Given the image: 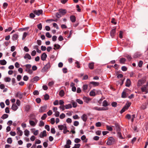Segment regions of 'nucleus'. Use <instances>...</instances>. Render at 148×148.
I'll return each mask as SVG.
<instances>
[{
    "label": "nucleus",
    "mask_w": 148,
    "mask_h": 148,
    "mask_svg": "<svg viewBox=\"0 0 148 148\" xmlns=\"http://www.w3.org/2000/svg\"><path fill=\"white\" fill-rule=\"evenodd\" d=\"M7 63L6 61L5 60H0V64L1 65H4Z\"/></svg>",
    "instance_id": "nucleus-27"
},
{
    "label": "nucleus",
    "mask_w": 148,
    "mask_h": 148,
    "mask_svg": "<svg viewBox=\"0 0 148 148\" xmlns=\"http://www.w3.org/2000/svg\"><path fill=\"white\" fill-rule=\"evenodd\" d=\"M47 56L45 53H43L41 55V59L43 61H44L46 60Z\"/></svg>",
    "instance_id": "nucleus-13"
},
{
    "label": "nucleus",
    "mask_w": 148,
    "mask_h": 148,
    "mask_svg": "<svg viewBox=\"0 0 148 148\" xmlns=\"http://www.w3.org/2000/svg\"><path fill=\"white\" fill-rule=\"evenodd\" d=\"M70 20L72 23L75 22L76 21V17L74 15H71L70 17Z\"/></svg>",
    "instance_id": "nucleus-15"
},
{
    "label": "nucleus",
    "mask_w": 148,
    "mask_h": 148,
    "mask_svg": "<svg viewBox=\"0 0 148 148\" xmlns=\"http://www.w3.org/2000/svg\"><path fill=\"white\" fill-rule=\"evenodd\" d=\"M145 81H146V80L145 79H139L138 81V83H137V86H141L142 85H143L145 83Z\"/></svg>",
    "instance_id": "nucleus-5"
},
{
    "label": "nucleus",
    "mask_w": 148,
    "mask_h": 148,
    "mask_svg": "<svg viewBox=\"0 0 148 148\" xmlns=\"http://www.w3.org/2000/svg\"><path fill=\"white\" fill-rule=\"evenodd\" d=\"M87 88L88 85H87L85 84L83 85L82 87L83 90L84 91H85V90L87 89Z\"/></svg>",
    "instance_id": "nucleus-44"
},
{
    "label": "nucleus",
    "mask_w": 148,
    "mask_h": 148,
    "mask_svg": "<svg viewBox=\"0 0 148 148\" xmlns=\"http://www.w3.org/2000/svg\"><path fill=\"white\" fill-rule=\"evenodd\" d=\"M117 135L118 137L119 138L121 139H123V138L122 137V136L121 134V132H118L117 133Z\"/></svg>",
    "instance_id": "nucleus-41"
},
{
    "label": "nucleus",
    "mask_w": 148,
    "mask_h": 148,
    "mask_svg": "<svg viewBox=\"0 0 148 148\" xmlns=\"http://www.w3.org/2000/svg\"><path fill=\"white\" fill-rule=\"evenodd\" d=\"M62 71L64 73H66L67 72V69L66 68H63L62 69Z\"/></svg>",
    "instance_id": "nucleus-63"
},
{
    "label": "nucleus",
    "mask_w": 148,
    "mask_h": 148,
    "mask_svg": "<svg viewBox=\"0 0 148 148\" xmlns=\"http://www.w3.org/2000/svg\"><path fill=\"white\" fill-rule=\"evenodd\" d=\"M4 80L5 82H10L11 80V78L9 77H6L4 78Z\"/></svg>",
    "instance_id": "nucleus-46"
},
{
    "label": "nucleus",
    "mask_w": 148,
    "mask_h": 148,
    "mask_svg": "<svg viewBox=\"0 0 148 148\" xmlns=\"http://www.w3.org/2000/svg\"><path fill=\"white\" fill-rule=\"evenodd\" d=\"M143 64V62L142 60H140L139 61V63L138 64V66L139 67H142V65Z\"/></svg>",
    "instance_id": "nucleus-55"
},
{
    "label": "nucleus",
    "mask_w": 148,
    "mask_h": 148,
    "mask_svg": "<svg viewBox=\"0 0 148 148\" xmlns=\"http://www.w3.org/2000/svg\"><path fill=\"white\" fill-rule=\"evenodd\" d=\"M131 84V82L130 79H127L125 83V86L129 87L130 86Z\"/></svg>",
    "instance_id": "nucleus-16"
},
{
    "label": "nucleus",
    "mask_w": 148,
    "mask_h": 148,
    "mask_svg": "<svg viewBox=\"0 0 148 148\" xmlns=\"http://www.w3.org/2000/svg\"><path fill=\"white\" fill-rule=\"evenodd\" d=\"M131 104V102H128L126 103L125 105L124 106H125V108L127 109L130 106Z\"/></svg>",
    "instance_id": "nucleus-34"
},
{
    "label": "nucleus",
    "mask_w": 148,
    "mask_h": 148,
    "mask_svg": "<svg viewBox=\"0 0 148 148\" xmlns=\"http://www.w3.org/2000/svg\"><path fill=\"white\" fill-rule=\"evenodd\" d=\"M29 123L30 125L32 126H34L36 125V123H35V122L32 120H29Z\"/></svg>",
    "instance_id": "nucleus-33"
},
{
    "label": "nucleus",
    "mask_w": 148,
    "mask_h": 148,
    "mask_svg": "<svg viewBox=\"0 0 148 148\" xmlns=\"http://www.w3.org/2000/svg\"><path fill=\"white\" fill-rule=\"evenodd\" d=\"M121 70L123 71H125L127 70V68L126 66H123L122 67Z\"/></svg>",
    "instance_id": "nucleus-56"
},
{
    "label": "nucleus",
    "mask_w": 148,
    "mask_h": 148,
    "mask_svg": "<svg viewBox=\"0 0 148 148\" xmlns=\"http://www.w3.org/2000/svg\"><path fill=\"white\" fill-rule=\"evenodd\" d=\"M121 97L123 98H125L126 97V92L123 91L122 93Z\"/></svg>",
    "instance_id": "nucleus-40"
},
{
    "label": "nucleus",
    "mask_w": 148,
    "mask_h": 148,
    "mask_svg": "<svg viewBox=\"0 0 148 148\" xmlns=\"http://www.w3.org/2000/svg\"><path fill=\"white\" fill-rule=\"evenodd\" d=\"M47 136V134L46 130H44L42 132H41L39 135V137L41 138H43L44 137H46Z\"/></svg>",
    "instance_id": "nucleus-8"
},
{
    "label": "nucleus",
    "mask_w": 148,
    "mask_h": 148,
    "mask_svg": "<svg viewBox=\"0 0 148 148\" xmlns=\"http://www.w3.org/2000/svg\"><path fill=\"white\" fill-rule=\"evenodd\" d=\"M95 90L94 89L90 91L89 94L90 96H95L96 95V94H95V92L93 91V90Z\"/></svg>",
    "instance_id": "nucleus-28"
},
{
    "label": "nucleus",
    "mask_w": 148,
    "mask_h": 148,
    "mask_svg": "<svg viewBox=\"0 0 148 148\" xmlns=\"http://www.w3.org/2000/svg\"><path fill=\"white\" fill-rule=\"evenodd\" d=\"M26 67V69L25 71L29 74H32L33 73V71L32 70L30 69V68L31 67V65L30 64H27L25 65Z\"/></svg>",
    "instance_id": "nucleus-3"
},
{
    "label": "nucleus",
    "mask_w": 148,
    "mask_h": 148,
    "mask_svg": "<svg viewBox=\"0 0 148 148\" xmlns=\"http://www.w3.org/2000/svg\"><path fill=\"white\" fill-rule=\"evenodd\" d=\"M126 110H127L125 108V106H124V107L122 108L121 110L120 111V113L121 114H122L123 112H124Z\"/></svg>",
    "instance_id": "nucleus-49"
},
{
    "label": "nucleus",
    "mask_w": 148,
    "mask_h": 148,
    "mask_svg": "<svg viewBox=\"0 0 148 148\" xmlns=\"http://www.w3.org/2000/svg\"><path fill=\"white\" fill-rule=\"evenodd\" d=\"M123 32L121 31H120L119 32V37L121 39L123 38Z\"/></svg>",
    "instance_id": "nucleus-59"
},
{
    "label": "nucleus",
    "mask_w": 148,
    "mask_h": 148,
    "mask_svg": "<svg viewBox=\"0 0 148 148\" xmlns=\"http://www.w3.org/2000/svg\"><path fill=\"white\" fill-rule=\"evenodd\" d=\"M65 126L63 125H58V127L59 129L60 130H62Z\"/></svg>",
    "instance_id": "nucleus-51"
},
{
    "label": "nucleus",
    "mask_w": 148,
    "mask_h": 148,
    "mask_svg": "<svg viewBox=\"0 0 148 148\" xmlns=\"http://www.w3.org/2000/svg\"><path fill=\"white\" fill-rule=\"evenodd\" d=\"M64 95V90H60L59 92V95L61 97H62Z\"/></svg>",
    "instance_id": "nucleus-32"
},
{
    "label": "nucleus",
    "mask_w": 148,
    "mask_h": 148,
    "mask_svg": "<svg viewBox=\"0 0 148 148\" xmlns=\"http://www.w3.org/2000/svg\"><path fill=\"white\" fill-rule=\"evenodd\" d=\"M81 140L78 138H76L75 139L74 142L75 143H78L81 141Z\"/></svg>",
    "instance_id": "nucleus-48"
},
{
    "label": "nucleus",
    "mask_w": 148,
    "mask_h": 148,
    "mask_svg": "<svg viewBox=\"0 0 148 148\" xmlns=\"http://www.w3.org/2000/svg\"><path fill=\"white\" fill-rule=\"evenodd\" d=\"M47 106L45 105L43 106H41L39 109V112L40 113H42L46 112L47 109Z\"/></svg>",
    "instance_id": "nucleus-4"
},
{
    "label": "nucleus",
    "mask_w": 148,
    "mask_h": 148,
    "mask_svg": "<svg viewBox=\"0 0 148 148\" xmlns=\"http://www.w3.org/2000/svg\"><path fill=\"white\" fill-rule=\"evenodd\" d=\"M117 103L116 102H112L111 105L113 107H115L116 106Z\"/></svg>",
    "instance_id": "nucleus-52"
},
{
    "label": "nucleus",
    "mask_w": 148,
    "mask_h": 148,
    "mask_svg": "<svg viewBox=\"0 0 148 148\" xmlns=\"http://www.w3.org/2000/svg\"><path fill=\"white\" fill-rule=\"evenodd\" d=\"M51 67L50 63L48 62L45 66L41 70V71L42 72H46L48 71V70Z\"/></svg>",
    "instance_id": "nucleus-2"
},
{
    "label": "nucleus",
    "mask_w": 148,
    "mask_h": 148,
    "mask_svg": "<svg viewBox=\"0 0 148 148\" xmlns=\"http://www.w3.org/2000/svg\"><path fill=\"white\" fill-rule=\"evenodd\" d=\"M18 37V34H14L12 36V39L14 41L16 40Z\"/></svg>",
    "instance_id": "nucleus-21"
},
{
    "label": "nucleus",
    "mask_w": 148,
    "mask_h": 148,
    "mask_svg": "<svg viewBox=\"0 0 148 148\" xmlns=\"http://www.w3.org/2000/svg\"><path fill=\"white\" fill-rule=\"evenodd\" d=\"M65 108L66 109H69V108H71L72 107V105L71 104H69L67 105H66L65 106Z\"/></svg>",
    "instance_id": "nucleus-36"
},
{
    "label": "nucleus",
    "mask_w": 148,
    "mask_h": 148,
    "mask_svg": "<svg viewBox=\"0 0 148 148\" xmlns=\"http://www.w3.org/2000/svg\"><path fill=\"white\" fill-rule=\"evenodd\" d=\"M90 84H92L94 86H97L99 85V83L95 82H90Z\"/></svg>",
    "instance_id": "nucleus-18"
},
{
    "label": "nucleus",
    "mask_w": 148,
    "mask_h": 148,
    "mask_svg": "<svg viewBox=\"0 0 148 148\" xmlns=\"http://www.w3.org/2000/svg\"><path fill=\"white\" fill-rule=\"evenodd\" d=\"M17 133L19 134L20 136H21L23 134V132L21 130H18V131H17Z\"/></svg>",
    "instance_id": "nucleus-64"
},
{
    "label": "nucleus",
    "mask_w": 148,
    "mask_h": 148,
    "mask_svg": "<svg viewBox=\"0 0 148 148\" xmlns=\"http://www.w3.org/2000/svg\"><path fill=\"white\" fill-rule=\"evenodd\" d=\"M31 108V106L30 105H27L25 106V110L27 112H28L29 111Z\"/></svg>",
    "instance_id": "nucleus-30"
},
{
    "label": "nucleus",
    "mask_w": 148,
    "mask_h": 148,
    "mask_svg": "<svg viewBox=\"0 0 148 148\" xmlns=\"http://www.w3.org/2000/svg\"><path fill=\"white\" fill-rule=\"evenodd\" d=\"M115 142V140L112 137L108 138L106 144L108 145H111L113 144Z\"/></svg>",
    "instance_id": "nucleus-1"
},
{
    "label": "nucleus",
    "mask_w": 148,
    "mask_h": 148,
    "mask_svg": "<svg viewBox=\"0 0 148 148\" xmlns=\"http://www.w3.org/2000/svg\"><path fill=\"white\" fill-rule=\"evenodd\" d=\"M108 102L106 100H104L103 102L102 106L103 107H106L109 105Z\"/></svg>",
    "instance_id": "nucleus-26"
},
{
    "label": "nucleus",
    "mask_w": 148,
    "mask_h": 148,
    "mask_svg": "<svg viewBox=\"0 0 148 148\" xmlns=\"http://www.w3.org/2000/svg\"><path fill=\"white\" fill-rule=\"evenodd\" d=\"M126 61V59L124 58H122L120 59L119 62L121 64H124Z\"/></svg>",
    "instance_id": "nucleus-23"
},
{
    "label": "nucleus",
    "mask_w": 148,
    "mask_h": 148,
    "mask_svg": "<svg viewBox=\"0 0 148 148\" xmlns=\"http://www.w3.org/2000/svg\"><path fill=\"white\" fill-rule=\"evenodd\" d=\"M33 93L34 95H38L39 94V92L38 90H35L33 92Z\"/></svg>",
    "instance_id": "nucleus-58"
},
{
    "label": "nucleus",
    "mask_w": 148,
    "mask_h": 148,
    "mask_svg": "<svg viewBox=\"0 0 148 148\" xmlns=\"http://www.w3.org/2000/svg\"><path fill=\"white\" fill-rule=\"evenodd\" d=\"M39 80V77L38 76H36L31 79V82H34L35 81H37Z\"/></svg>",
    "instance_id": "nucleus-14"
},
{
    "label": "nucleus",
    "mask_w": 148,
    "mask_h": 148,
    "mask_svg": "<svg viewBox=\"0 0 148 148\" xmlns=\"http://www.w3.org/2000/svg\"><path fill=\"white\" fill-rule=\"evenodd\" d=\"M53 49L56 50V49H59L60 47V46L58 44H55L54 45Z\"/></svg>",
    "instance_id": "nucleus-25"
},
{
    "label": "nucleus",
    "mask_w": 148,
    "mask_h": 148,
    "mask_svg": "<svg viewBox=\"0 0 148 148\" xmlns=\"http://www.w3.org/2000/svg\"><path fill=\"white\" fill-rule=\"evenodd\" d=\"M8 116V114H3L1 117V118L3 119H5L7 118Z\"/></svg>",
    "instance_id": "nucleus-37"
},
{
    "label": "nucleus",
    "mask_w": 148,
    "mask_h": 148,
    "mask_svg": "<svg viewBox=\"0 0 148 148\" xmlns=\"http://www.w3.org/2000/svg\"><path fill=\"white\" fill-rule=\"evenodd\" d=\"M116 28L115 27L114 29H112L110 31V36L112 38H113L116 34Z\"/></svg>",
    "instance_id": "nucleus-6"
},
{
    "label": "nucleus",
    "mask_w": 148,
    "mask_h": 148,
    "mask_svg": "<svg viewBox=\"0 0 148 148\" xmlns=\"http://www.w3.org/2000/svg\"><path fill=\"white\" fill-rule=\"evenodd\" d=\"M62 16L61 14L60 13V12H59L56 13V16L58 18H59Z\"/></svg>",
    "instance_id": "nucleus-50"
},
{
    "label": "nucleus",
    "mask_w": 148,
    "mask_h": 148,
    "mask_svg": "<svg viewBox=\"0 0 148 148\" xmlns=\"http://www.w3.org/2000/svg\"><path fill=\"white\" fill-rule=\"evenodd\" d=\"M8 143L9 144H11L12 143V140L11 138H8L7 140Z\"/></svg>",
    "instance_id": "nucleus-38"
},
{
    "label": "nucleus",
    "mask_w": 148,
    "mask_h": 148,
    "mask_svg": "<svg viewBox=\"0 0 148 148\" xmlns=\"http://www.w3.org/2000/svg\"><path fill=\"white\" fill-rule=\"evenodd\" d=\"M88 67L90 69H94V63L91 62L89 63L88 64Z\"/></svg>",
    "instance_id": "nucleus-29"
},
{
    "label": "nucleus",
    "mask_w": 148,
    "mask_h": 148,
    "mask_svg": "<svg viewBox=\"0 0 148 148\" xmlns=\"http://www.w3.org/2000/svg\"><path fill=\"white\" fill-rule=\"evenodd\" d=\"M147 87L143 85V86L141 88V91L143 92H146L147 93Z\"/></svg>",
    "instance_id": "nucleus-19"
},
{
    "label": "nucleus",
    "mask_w": 148,
    "mask_h": 148,
    "mask_svg": "<svg viewBox=\"0 0 148 148\" xmlns=\"http://www.w3.org/2000/svg\"><path fill=\"white\" fill-rule=\"evenodd\" d=\"M76 101L80 104H82L83 103L82 101L79 99H77L76 100Z\"/></svg>",
    "instance_id": "nucleus-47"
},
{
    "label": "nucleus",
    "mask_w": 148,
    "mask_h": 148,
    "mask_svg": "<svg viewBox=\"0 0 148 148\" xmlns=\"http://www.w3.org/2000/svg\"><path fill=\"white\" fill-rule=\"evenodd\" d=\"M34 13L38 16H39L42 13L43 11L42 10H35L33 12Z\"/></svg>",
    "instance_id": "nucleus-7"
},
{
    "label": "nucleus",
    "mask_w": 148,
    "mask_h": 148,
    "mask_svg": "<svg viewBox=\"0 0 148 148\" xmlns=\"http://www.w3.org/2000/svg\"><path fill=\"white\" fill-rule=\"evenodd\" d=\"M59 12L62 16L64 15L66 13L67 11L66 9H60L59 10Z\"/></svg>",
    "instance_id": "nucleus-10"
},
{
    "label": "nucleus",
    "mask_w": 148,
    "mask_h": 148,
    "mask_svg": "<svg viewBox=\"0 0 148 148\" xmlns=\"http://www.w3.org/2000/svg\"><path fill=\"white\" fill-rule=\"evenodd\" d=\"M29 117L30 119L34 120L36 118V116L34 114H30Z\"/></svg>",
    "instance_id": "nucleus-24"
},
{
    "label": "nucleus",
    "mask_w": 148,
    "mask_h": 148,
    "mask_svg": "<svg viewBox=\"0 0 148 148\" xmlns=\"http://www.w3.org/2000/svg\"><path fill=\"white\" fill-rule=\"evenodd\" d=\"M25 135L27 136H28L29 134V130L26 129L25 130L24 132Z\"/></svg>",
    "instance_id": "nucleus-35"
},
{
    "label": "nucleus",
    "mask_w": 148,
    "mask_h": 148,
    "mask_svg": "<svg viewBox=\"0 0 148 148\" xmlns=\"http://www.w3.org/2000/svg\"><path fill=\"white\" fill-rule=\"evenodd\" d=\"M81 117L84 122H86L87 121V115L86 114H83L81 116Z\"/></svg>",
    "instance_id": "nucleus-9"
},
{
    "label": "nucleus",
    "mask_w": 148,
    "mask_h": 148,
    "mask_svg": "<svg viewBox=\"0 0 148 148\" xmlns=\"http://www.w3.org/2000/svg\"><path fill=\"white\" fill-rule=\"evenodd\" d=\"M46 36L48 38H51V35H50V34L49 32H47L46 33Z\"/></svg>",
    "instance_id": "nucleus-54"
},
{
    "label": "nucleus",
    "mask_w": 148,
    "mask_h": 148,
    "mask_svg": "<svg viewBox=\"0 0 148 148\" xmlns=\"http://www.w3.org/2000/svg\"><path fill=\"white\" fill-rule=\"evenodd\" d=\"M141 55V54L139 52H136L134 54L133 57L135 58H137L140 57Z\"/></svg>",
    "instance_id": "nucleus-11"
},
{
    "label": "nucleus",
    "mask_w": 148,
    "mask_h": 148,
    "mask_svg": "<svg viewBox=\"0 0 148 148\" xmlns=\"http://www.w3.org/2000/svg\"><path fill=\"white\" fill-rule=\"evenodd\" d=\"M115 125L117 131H120L121 129L119 124L118 123H115Z\"/></svg>",
    "instance_id": "nucleus-31"
},
{
    "label": "nucleus",
    "mask_w": 148,
    "mask_h": 148,
    "mask_svg": "<svg viewBox=\"0 0 148 148\" xmlns=\"http://www.w3.org/2000/svg\"><path fill=\"white\" fill-rule=\"evenodd\" d=\"M47 116V115L46 114H44L43 116L41 117V119L42 120H45Z\"/></svg>",
    "instance_id": "nucleus-43"
},
{
    "label": "nucleus",
    "mask_w": 148,
    "mask_h": 148,
    "mask_svg": "<svg viewBox=\"0 0 148 148\" xmlns=\"http://www.w3.org/2000/svg\"><path fill=\"white\" fill-rule=\"evenodd\" d=\"M65 116V114L64 113H62L60 115V119H64Z\"/></svg>",
    "instance_id": "nucleus-53"
},
{
    "label": "nucleus",
    "mask_w": 148,
    "mask_h": 148,
    "mask_svg": "<svg viewBox=\"0 0 148 148\" xmlns=\"http://www.w3.org/2000/svg\"><path fill=\"white\" fill-rule=\"evenodd\" d=\"M23 94L22 93L18 92H17L16 96V97H18L20 99H22L23 97Z\"/></svg>",
    "instance_id": "nucleus-12"
},
{
    "label": "nucleus",
    "mask_w": 148,
    "mask_h": 148,
    "mask_svg": "<svg viewBox=\"0 0 148 148\" xmlns=\"http://www.w3.org/2000/svg\"><path fill=\"white\" fill-rule=\"evenodd\" d=\"M111 22L114 25H116V23L115 22V19L114 18H112V19Z\"/></svg>",
    "instance_id": "nucleus-61"
},
{
    "label": "nucleus",
    "mask_w": 148,
    "mask_h": 148,
    "mask_svg": "<svg viewBox=\"0 0 148 148\" xmlns=\"http://www.w3.org/2000/svg\"><path fill=\"white\" fill-rule=\"evenodd\" d=\"M79 124V122L77 121H75L74 122L73 125L75 126H77Z\"/></svg>",
    "instance_id": "nucleus-62"
},
{
    "label": "nucleus",
    "mask_w": 148,
    "mask_h": 148,
    "mask_svg": "<svg viewBox=\"0 0 148 148\" xmlns=\"http://www.w3.org/2000/svg\"><path fill=\"white\" fill-rule=\"evenodd\" d=\"M44 122L42 121H40L39 126L40 127L43 126L44 125Z\"/></svg>",
    "instance_id": "nucleus-42"
},
{
    "label": "nucleus",
    "mask_w": 148,
    "mask_h": 148,
    "mask_svg": "<svg viewBox=\"0 0 148 148\" xmlns=\"http://www.w3.org/2000/svg\"><path fill=\"white\" fill-rule=\"evenodd\" d=\"M38 28L40 30H41L42 29V25L41 23H40L37 25Z\"/></svg>",
    "instance_id": "nucleus-45"
},
{
    "label": "nucleus",
    "mask_w": 148,
    "mask_h": 148,
    "mask_svg": "<svg viewBox=\"0 0 148 148\" xmlns=\"http://www.w3.org/2000/svg\"><path fill=\"white\" fill-rule=\"evenodd\" d=\"M27 35V32H24L23 35L22 39L23 40L26 37Z\"/></svg>",
    "instance_id": "nucleus-57"
},
{
    "label": "nucleus",
    "mask_w": 148,
    "mask_h": 148,
    "mask_svg": "<svg viewBox=\"0 0 148 148\" xmlns=\"http://www.w3.org/2000/svg\"><path fill=\"white\" fill-rule=\"evenodd\" d=\"M11 108L13 110L16 111L18 107L15 104H13Z\"/></svg>",
    "instance_id": "nucleus-22"
},
{
    "label": "nucleus",
    "mask_w": 148,
    "mask_h": 148,
    "mask_svg": "<svg viewBox=\"0 0 148 148\" xmlns=\"http://www.w3.org/2000/svg\"><path fill=\"white\" fill-rule=\"evenodd\" d=\"M49 95L48 94H45L44 95V99L47 100L49 99Z\"/></svg>",
    "instance_id": "nucleus-39"
},
{
    "label": "nucleus",
    "mask_w": 148,
    "mask_h": 148,
    "mask_svg": "<svg viewBox=\"0 0 148 148\" xmlns=\"http://www.w3.org/2000/svg\"><path fill=\"white\" fill-rule=\"evenodd\" d=\"M8 4L6 2L4 3L3 5V7L4 9H5L7 7Z\"/></svg>",
    "instance_id": "nucleus-60"
},
{
    "label": "nucleus",
    "mask_w": 148,
    "mask_h": 148,
    "mask_svg": "<svg viewBox=\"0 0 148 148\" xmlns=\"http://www.w3.org/2000/svg\"><path fill=\"white\" fill-rule=\"evenodd\" d=\"M25 59L27 58L29 60H30L31 59V57L30 55L28 53H26L24 57Z\"/></svg>",
    "instance_id": "nucleus-20"
},
{
    "label": "nucleus",
    "mask_w": 148,
    "mask_h": 148,
    "mask_svg": "<svg viewBox=\"0 0 148 148\" xmlns=\"http://www.w3.org/2000/svg\"><path fill=\"white\" fill-rule=\"evenodd\" d=\"M83 99H84V102L87 103H88L91 100L90 98L85 96L83 97Z\"/></svg>",
    "instance_id": "nucleus-17"
}]
</instances>
